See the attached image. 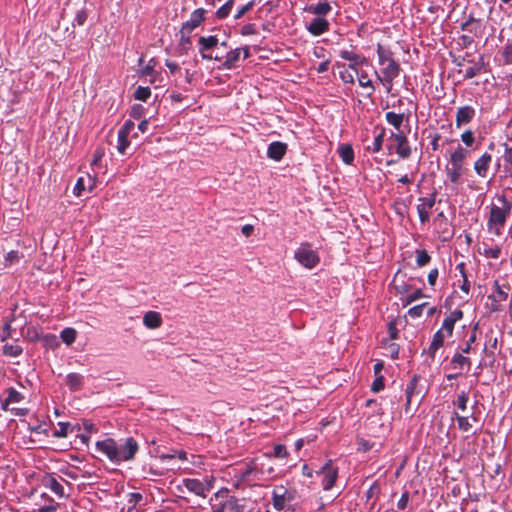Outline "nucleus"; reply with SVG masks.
I'll list each match as a JSON object with an SVG mask.
<instances>
[{
  "mask_svg": "<svg viewBox=\"0 0 512 512\" xmlns=\"http://www.w3.org/2000/svg\"><path fill=\"white\" fill-rule=\"evenodd\" d=\"M96 450L106 455L114 463L131 461L139 450V445L133 437L121 440L119 443L112 438L97 441Z\"/></svg>",
  "mask_w": 512,
  "mask_h": 512,
  "instance_id": "nucleus-1",
  "label": "nucleus"
},
{
  "mask_svg": "<svg viewBox=\"0 0 512 512\" xmlns=\"http://www.w3.org/2000/svg\"><path fill=\"white\" fill-rule=\"evenodd\" d=\"M497 201L500 206L494 204L491 206L487 225L489 230L495 229V233L499 235L500 229L504 227L507 217L511 213L512 202L504 194L498 195Z\"/></svg>",
  "mask_w": 512,
  "mask_h": 512,
  "instance_id": "nucleus-2",
  "label": "nucleus"
},
{
  "mask_svg": "<svg viewBox=\"0 0 512 512\" xmlns=\"http://www.w3.org/2000/svg\"><path fill=\"white\" fill-rule=\"evenodd\" d=\"M295 259L308 269L314 268L319 263V257L309 243H303L295 251Z\"/></svg>",
  "mask_w": 512,
  "mask_h": 512,
  "instance_id": "nucleus-3",
  "label": "nucleus"
},
{
  "mask_svg": "<svg viewBox=\"0 0 512 512\" xmlns=\"http://www.w3.org/2000/svg\"><path fill=\"white\" fill-rule=\"evenodd\" d=\"M218 44H219V39L215 35H211L208 37H205V36L199 37V39H198L199 53H200L202 59H206V60L214 59L216 61H221L222 57H220L218 55L213 57L211 54L208 53L210 50L217 47Z\"/></svg>",
  "mask_w": 512,
  "mask_h": 512,
  "instance_id": "nucleus-4",
  "label": "nucleus"
},
{
  "mask_svg": "<svg viewBox=\"0 0 512 512\" xmlns=\"http://www.w3.org/2000/svg\"><path fill=\"white\" fill-rule=\"evenodd\" d=\"M390 139L395 141V151L400 158L408 159L411 156L412 149L407 136L403 132H391Z\"/></svg>",
  "mask_w": 512,
  "mask_h": 512,
  "instance_id": "nucleus-5",
  "label": "nucleus"
},
{
  "mask_svg": "<svg viewBox=\"0 0 512 512\" xmlns=\"http://www.w3.org/2000/svg\"><path fill=\"white\" fill-rule=\"evenodd\" d=\"M293 494L284 486H276L272 492L273 506L276 510L284 509L286 502L293 500Z\"/></svg>",
  "mask_w": 512,
  "mask_h": 512,
  "instance_id": "nucleus-6",
  "label": "nucleus"
},
{
  "mask_svg": "<svg viewBox=\"0 0 512 512\" xmlns=\"http://www.w3.org/2000/svg\"><path fill=\"white\" fill-rule=\"evenodd\" d=\"M436 192L432 193L429 197H420L418 199L420 204L417 205V212L421 223H427L430 220L429 210L435 205Z\"/></svg>",
  "mask_w": 512,
  "mask_h": 512,
  "instance_id": "nucleus-7",
  "label": "nucleus"
},
{
  "mask_svg": "<svg viewBox=\"0 0 512 512\" xmlns=\"http://www.w3.org/2000/svg\"><path fill=\"white\" fill-rule=\"evenodd\" d=\"M323 474L322 485L324 490H330L336 482L338 476V469L333 467L332 460H329L322 468Z\"/></svg>",
  "mask_w": 512,
  "mask_h": 512,
  "instance_id": "nucleus-8",
  "label": "nucleus"
},
{
  "mask_svg": "<svg viewBox=\"0 0 512 512\" xmlns=\"http://www.w3.org/2000/svg\"><path fill=\"white\" fill-rule=\"evenodd\" d=\"M463 311L455 309L443 320L442 326L439 331H442L447 337H451L454 331L455 323L463 318Z\"/></svg>",
  "mask_w": 512,
  "mask_h": 512,
  "instance_id": "nucleus-9",
  "label": "nucleus"
},
{
  "mask_svg": "<svg viewBox=\"0 0 512 512\" xmlns=\"http://www.w3.org/2000/svg\"><path fill=\"white\" fill-rule=\"evenodd\" d=\"M206 10L198 8L191 13L190 19L182 24L183 33H191L205 20Z\"/></svg>",
  "mask_w": 512,
  "mask_h": 512,
  "instance_id": "nucleus-10",
  "label": "nucleus"
},
{
  "mask_svg": "<svg viewBox=\"0 0 512 512\" xmlns=\"http://www.w3.org/2000/svg\"><path fill=\"white\" fill-rule=\"evenodd\" d=\"M420 375H413L409 383L407 384L406 390H405V396H406V405H405V411L406 413L409 412L410 406L413 401L414 396H419L421 394V391L418 389V382L420 381Z\"/></svg>",
  "mask_w": 512,
  "mask_h": 512,
  "instance_id": "nucleus-11",
  "label": "nucleus"
},
{
  "mask_svg": "<svg viewBox=\"0 0 512 512\" xmlns=\"http://www.w3.org/2000/svg\"><path fill=\"white\" fill-rule=\"evenodd\" d=\"M476 111L472 106L465 105L459 107L456 112L455 125L460 128L463 125L470 123L475 117Z\"/></svg>",
  "mask_w": 512,
  "mask_h": 512,
  "instance_id": "nucleus-12",
  "label": "nucleus"
},
{
  "mask_svg": "<svg viewBox=\"0 0 512 512\" xmlns=\"http://www.w3.org/2000/svg\"><path fill=\"white\" fill-rule=\"evenodd\" d=\"M330 29V23L327 19L324 17H318L316 16L313 18L310 23L307 25V30L309 33H311L313 36H320L323 33L329 31Z\"/></svg>",
  "mask_w": 512,
  "mask_h": 512,
  "instance_id": "nucleus-13",
  "label": "nucleus"
},
{
  "mask_svg": "<svg viewBox=\"0 0 512 512\" xmlns=\"http://www.w3.org/2000/svg\"><path fill=\"white\" fill-rule=\"evenodd\" d=\"M288 145L281 141H274L269 144L267 149V157L274 161H280L285 156Z\"/></svg>",
  "mask_w": 512,
  "mask_h": 512,
  "instance_id": "nucleus-14",
  "label": "nucleus"
},
{
  "mask_svg": "<svg viewBox=\"0 0 512 512\" xmlns=\"http://www.w3.org/2000/svg\"><path fill=\"white\" fill-rule=\"evenodd\" d=\"M42 484L46 488L50 489L58 497H68V495L65 494L63 485L52 474H46L42 478Z\"/></svg>",
  "mask_w": 512,
  "mask_h": 512,
  "instance_id": "nucleus-15",
  "label": "nucleus"
},
{
  "mask_svg": "<svg viewBox=\"0 0 512 512\" xmlns=\"http://www.w3.org/2000/svg\"><path fill=\"white\" fill-rule=\"evenodd\" d=\"M242 502L235 497H230L219 506L213 508V512H242Z\"/></svg>",
  "mask_w": 512,
  "mask_h": 512,
  "instance_id": "nucleus-16",
  "label": "nucleus"
},
{
  "mask_svg": "<svg viewBox=\"0 0 512 512\" xmlns=\"http://www.w3.org/2000/svg\"><path fill=\"white\" fill-rule=\"evenodd\" d=\"M492 162L491 154L485 152L476 162L474 163V170L480 177L485 178L488 173L489 166Z\"/></svg>",
  "mask_w": 512,
  "mask_h": 512,
  "instance_id": "nucleus-17",
  "label": "nucleus"
},
{
  "mask_svg": "<svg viewBox=\"0 0 512 512\" xmlns=\"http://www.w3.org/2000/svg\"><path fill=\"white\" fill-rule=\"evenodd\" d=\"M493 290L494 293L488 296V299L494 302H503L506 301L508 298V294L510 291V286L506 285L502 287L499 284L498 280H495L493 283Z\"/></svg>",
  "mask_w": 512,
  "mask_h": 512,
  "instance_id": "nucleus-18",
  "label": "nucleus"
},
{
  "mask_svg": "<svg viewBox=\"0 0 512 512\" xmlns=\"http://www.w3.org/2000/svg\"><path fill=\"white\" fill-rule=\"evenodd\" d=\"M184 486L192 493L203 498L206 497V486L198 479H184Z\"/></svg>",
  "mask_w": 512,
  "mask_h": 512,
  "instance_id": "nucleus-19",
  "label": "nucleus"
},
{
  "mask_svg": "<svg viewBox=\"0 0 512 512\" xmlns=\"http://www.w3.org/2000/svg\"><path fill=\"white\" fill-rule=\"evenodd\" d=\"M447 336L442 331H436L433 335L431 344L427 350V354L431 359L435 358V354L439 348L444 345V340Z\"/></svg>",
  "mask_w": 512,
  "mask_h": 512,
  "instance_id": "nucleus-20",
  "label": "nucleus"
},
{
  "mask_svg": "<svg viewBox=\"0 0 512 512\" xmlns=\"http://www.w3.org/2000/svg\"><path fill=\"white\" fill-rule=\"evenodd\" d=\"M241 52L242 48H236L234 50L229 51L226 54L224 62L222 63V67L227 70L236 68L237 62L240 59Z\"/></svg>",
  "mask_w": 512,
  "mask_h": 512,
  "instance_id": "nucleus-21",
  "label": "nucleus"
},
{
  "mask_svg": "<svg viewBox=\"0 0 512 512\" xmlns=\"http://www.w3.org/2000/svg\"><path fill=\"white\" fill-rule=\"evenodd\" d=\"M6 394H7V397L1 404V408L5 411L8 409V406L10 404L19 403L24 398V396L19 391H17L14 387H9L8 389H6Z\"/></svg>",
  "mask_w": 512,
  "mask_h": 512,
  "instance_id": "nucleus-22",
  "label": "nucleus"
},
{
  "mask_svg": "<svg viewBox=\"0 0 512 512\" xmlns=\"http://www.w3.org/2000/svg\"><path fill=\"white\" fill-rule=\"evenodd\" d=\"M332 10L331 5L326 1H320L307 7V11L318 17L326 16Z\"/></svg>",
  "mask_w": 512,
  "mask_h": 512,
  "instance_id": "nucleus-23",
  "label": "nucleus"
},
{
  "mask_svg": "<svg viewBox=\"0 0 512 512\" xmlns=\"http://www.w3.org/2000/svg\"><path fill=\"white\" fill-rule=\"evenodd\" d=\"M465 353L457 352L453 355L451 359V365L454 369L463 370L464 368L467 369V371L471 367V360L470 358L466 357L464 355Z\"/></svg>",
  "mask_w": 512,
  "mask_h": 512,
  "instance_id": "nucleus-24",
  "label": "nucleus"
},
{
  "mask_svg": "<svg viewBox=\"0 0 512 512\" xmlns=\"http://www.w3.org/2000/svg\"><path fill=\"white\" fill-rule=\"evenodd\" d=\"M143 323L147 328L156 329L162 324L161 315L155 311L147 312L143 317Z\"/></svg>",
  "mask_w": 512,
  "mask_h": 512,
  "instance_id": "nucleus-25",
  "label": "nucleus"
},
{
  "mask_svg": "<svg viewBox=\"0 0 512 512\" xmlns=\"http://www.w3.org/2000/svg\"><path fill=\"white\" fill-rule=\"evenodd\" d=\"M84 384V376L79 373H69L66 376V385L71 391H79Z\"/></svg>",
  "mask_w": 512,
  "mask_h": 512,
  "instance_id": "nucleus-26",
  "label": "nucleus"
},
{
  "mask_svg": "<svg viewBox=\"0 0 512 512\" xmlns=\"http://www.w3.org/2000/svg\"><path fill=\"white\" fill-rule=\"evenodd\" d=\"M468 153V150L461 146H458V148L450 156V165L460 166L463 168V164L467 158Z\"/></svg>",
  "mask_w": 512,
  "mask_h": 512,
  "instance_id": "nucleus-27",
  "label": "nucleus"
},
{
  "mask_svg": "<svg viewBox=\"0 0 512 512\" xmlns=\"http://www.w3.org/2000/svg\"><path fill=\"white\" fill-rule=\"evenodd\" d=\"M338 155L342 159V161L347 164L351 165L354 161V151L350 144H341L338 147Z\"/></svg>",
  "mask_w": 512,
  "mask_h": 512,
  "instance_id": "nucleus-28",
  "label": "nucleus"
},
{
  "mask_svg": "<svg viewBox=\"0 0 512 512\" xmlns=\"http://www.w3.org/2000/svg\"><path fill=\"white\" fill-rule=\"evenodd\" d=\"M401 67L398 62L391 60L388 65L381 70V77L383 78H397L400 74Z\"/></svg>",
  "mask_w": 512,
  "mask_h": 512,
  "instance_id": "nucleus-29",
  "label": "nucleus"
},
{
  "mask_svg": "<svg viewBox=\"0 0 512 512\" xmlns=\"http://www.w3.org/2000/svg\"><path fill=\"white\" fill-rule=\"evenodd\" d=\"M504 154H503V161H504V173L506 177L512 178V146H509L508 144H504Z\"/></svg>",
  "mask_w": 512,
  "mask_h": 512,
  "instance_id": "nucleus-30",
  "label": "nucleus"
},
{
  "mask_svg": "<svg viewBox=\"0 0 512 512\" xmlns=\"http://www.w3.org/2000/svg\"><path fill=\"white\" fill-rule=\"evenodd\" d=\"M471 62L473 63V66H471L470 68H468L466 70L465 75H464L465 79H472V78L476 77L484 69L485 63H484L483 56H480L478 61H476V62L471 61Z\"/></svg>",
  "mask_w": 512,
  "mask_h": 512,
  "instance_id": "nucleus-31",
  "label": "nucleus"
},
{
  "mask_svg": "<svg viewBox=\"0 0 512 512\" xmlns=\"http://www.w3.org/2000/svg\"><path fill=\"white\" fill-rule=\"evenodd\" d=\"M257 474V468L256 466L247 465L246 468L240 471L239 473V479L243 482H252L256 481L259 478L256 477Z\"/></svg>",
  "mask_w": 512,
  "mask_h": 512,
  "instance_id": "nucleus-32",
  "label": "nucleus"
},
{
  "mask_svg": "<svg viewBox=\"0 0 512 512\" xmlns=\"http://www.w3.org/2000/svg\"><path fill=\"white\" fill-rule=\"evenodd\" d=\"M385 119L397 131H399V129L403 123V120H404V114L403 113L397 114L395 112L390 111L385 114Z\"/></svg>",
  "mask_w": 512,
  "mask_h": 512,
  "instance_id": "nucleus-33",
  "label": "nucleus"
},
{
  "mask_svg": "<svg viewBox=\"0 0 512 512\" xmlns=\"http://www.w3.org/2000/svg\"><path fill=\"white\" fill-rule=\"evenodd\" d=\"M446 173L448 176V179L454 183L459 184L461 176L463 174V168L460 166H447L446 167Z\"/></svg>",
  "mask_w": 512,
  "mask_h": 512,
  "instance_id": "nucleus-34",
  "label": "nucleus"
},
{
  "mask_svg": "<svg viewBox=\"0 0 512 512\" xmlns=\"http://www.w3.org/2000/svg\"><path fill=\"white\" fill-rule=\"evenodd\" d=\"M378 62L384 65L386 62L390 63L393 58V52L390 49L384 48L381 44L377 45Z\"/></svg>",
  "mask_w": 512,
  "mask_h": 512,
  "instance_id": "nucleus-35",
  "label": "nucleus"
},
{
  "mask_svg": "<svg viewBox=\"0 0 512 512\" xmlns=\"http://www.w3.org/2000/svg\"><path fill=\"white\" fill-rule=\"evenodd\" d=\"M358 83L363 88H368L369 92L367 93V97H371L375 91V87L373 82L368 78V74L365 71H361L358 74Z\"/></svg>",
  "mask_w": 512,
  "mask_h": 512,
  "instance_id": "nucleus-36",
  "label": "nucleus"
},
{
  "mask_svg": "<svg viewBox=\"0 0 512 512\" xmlns=\"http://www.w3.org/2000/svg\"><path fill=\"white\" fill-rule=\"evenodd\" d=\"M385 136V129L381 128L380 132L375 136L372 145H369L367 149L373 153H377L382 149L383 141Z\"/></svg>",
  "mask_w": 512,
  "mask_h": 512,
  "instance_id": "nucleus-37",
  "label": "nucleus"
},
{
  "mask_svg": "<svg viewBox=\"0 0 512 512\" xmlns=\"http://www.w3.org/2000/svg\"><path fill=\"white\" fill-rule=\"evenodd\" d=\"M77 332L73 328H65L61 331L60 338L61 340L67 344L71 345L76 340Z\"/></svg>",
  "mask_w": 512,
  "mask_h": 512,
  "instance_id": "nucleus-38",
  "label": "nucleus"
},
{
  "mask_svg": "<svg viewBox=\"0 0 512 512\" xmlns=\"http://www.w3.org/2000/svg\"><path fill=\"white\" fill-rule=\"evenodd\" d=\"M479 21L475 19L473 14H470L465 22L461 24V30L469 33H474L477 29Z\"/></svg>",
  "mask_w": 512,
  "mask_h": 512,
  "instance_id": "nucleus-39",
  "label": "nucleus"
},
{
  "mask_svg": "<svg viewBox=\"0 0 512 512\" xmlns=\"http://www.w3.org/2000/svg\"><path fill=\"white\" fill-rule=\"evenodd\" d=\"M234 5V0H228L224 5H222L217 11H216V17L218 19H225L229 16L232 8Z\"/></svg>",
  "mask_w": 512,
  "mask_h": 512,
  "instance_id": "nucleus-40",
  "label": "nucleus"
},
{
  "mask_svg": "<svg viewBox=\"0 0 512 512\" xmlns=\"http://www.w3.org/2000/svg\"><path fill=\"white\" fill-rule=\"evenodd\" d=\"M416 264L418 267L426 266L431 261V256L426 250H416Z\"/></svg>",
  "mask_w": 512,
  "mask_h": 512,
  "instance_id": "nucleus-41",
  "label": "nucleus"
},
{
  "mask_svg": "<svg viewBox=\"0 0 512 512\" xmlns=\"http://www.w3.org/2000/svg\"><path fill=\"white\" fill-rule=\"evenodd\" d=\"M478 326H479L478 323L474 324V326L472 328V333H471L469 339L467 340L465 346L461 348L462 353H466V354L470 353V351L472 349V344L475 343L476 339H477L476 331L478 329Z\"/></svg>",
  "mask_w": 512,
  "mask_h": 512,
  "instance_id": "nucleus-42",
  "label": "nucleus"
},
{
  "mask_svg": "<svg viewBox=\"0 0 512 512\" xmlns=\"http://www.w3.org/2000/svg\"><path fill=\"white\" fill-rule=\"evenodd\" d=\"M130 142L128 140V135H125V132H118V144L117 150L120 154H125L126 149L129 147Z\"/></svg>",
  "mask_w": 512,
  "mask_h": 512,
  "instance_id": "nucleus-43",
  "label": "nucleus"
},
{
  "mask_svg": "<svg viewBox=\"0 0 512 512\" xmlns=\"http://www.w3.org/2000/svg\"><path fill=\"white\" fill-rule=\"evenodd\" d=\"M22 347L19 345L6 344L3 347V353L6 356L17 357L22 354Z\"/></svg>",
  "mask_w": 512,
  "mask_h": 512,
  "instance_id": "nucleus-44",
  "label": "nucleus"
},
{
  "mask_svg": "<svg viewBox=\"0 0 512 512\" xmlns=\"http://www.w3.org/2000/svg\"><path fill=\"white\" fill-rule=\"evenodd\" d=\"M241 502H242V507H241L242 512H263L262 506L258 505L255 502L245 500V499H242Z\"/></svg>",
  "mask_w": 512,
  "mask_h": 512,
  "instance_id": "nucleus-45",
  "label": "nucleus"
},
{
  "mask_svg": "<svg viewBox=\"0 0 512 512\" xmlns=\"http://www.w3.org/2000/svg\"><path fill=\"white\" fill-rule=\"evenodd\" d=\"M151 95L149 87L138 86L134 92V98L141 101H146Z\"/></svg>",
  "mask_w": 512,
  "mask_h": 512,
  "instance_id": "nucleus-46",
  "label": "nucleus"
},
{
  "mask_svg": "<svg viewBox=\"0 0 512 512\" xmlns=\"http://www.w3.org/2000/svg\"><path fill=\"white\" fill-rule=\"evenodd\" d=\"M502 57L505 64H512V39H508L503 51Z\"/></svg>",
  "mask_w": 512,
  "mask_h": 512,
  "instance_id": "nucleus-47",
  "label": "nucleus"
},
{
  "mask_svg": "<svg viewBox=\"0 0 512 512\" xmlns=\"http://www.w3.org/2000/svg\"><path fill=\"white\" fill-rule=\"evenodd\" d=\"M190 45H191L190 33H183V29L181 28L179 46H180L181 50H183V53L187 52V50L190 48Z\"/></svg>",
  "mask_w": 512,
  "mask_h": 512,
  "instance_id": "nucleus-48",
  "label": "nucleus"
},
{
  "mask_svg": "<svg viewBox=\"0 0 512 512\" xmlns=\"http://www.w3.org/2000/svg\"><path fill=\"white\" fill-rule=\"evenodd\" d=\"M21 256L18 251L12 250L8 252L5 256L4 265L6 267L12 266L15 263L20 261Z\"/></svg>",
  "mask_w": 512,
  "mask_h": 512,
  "instance_id": "nucleus-49",
  "label": "nucleus"
},
{
  "mask_svg": "<svg viewBox=\"0 0 512 512\" xmlns=\"http://www.w3.org/2000/svg\"><path fill=\"white\" fill-rule=\"evenodd\" d=\"M275 458H286L288 456V451L283 444H276L273 447V451L269 454Z\"/></svg>",
  "mask_w": 512,
  "mask_h": 512,
  "instance_id": "nucleus-50",
  "label": "nucleus"
},
{
  "mask_svg": "<svg viewBox=\"0 0 512 512\" xmlns=\"http://www.w3.org/2000/svg\"><path fill=\"white\" fill-rule=\"evenodd\" d=\"M59 429L53 432V436L57 438L66 437L69 432L70 424L68 422H59Z\"/></svg>",
  "mask_w": 512,
  "mask_h": 512,
  "instance_id": "nucleus-51",
  "label": "nucleus"
},
{
  "mask_svg": "<svg viewBox=\"0 0 512 512\" xmlns=\"http://www.w3.org/2000/svg\"><path fill=\"white\" fill-rule=\"evenodd\" d=\"M424 297L421 289H416L413 293L406 296L403 301L404 306L411 304L412 302Z\"/></svg>",
  "mask_w": 512,
  "mask_h": 512,
  "instance_id": "nucleus-52",
  "label": "nucleus"
},
{
  "mask_svg": "<svg viewBox=\"0 0 512 512\" xmlns=\"http://www.w3.org/2000/svg\"><path fill=\"white\" fill-rule=\"evenodd\" d=\"M461 140L467 147H471L475 142L474 133L471 130L464 131L461 134Z\"/></svg>",
  "mask_w": 512,
  "mask_h": 512,
  "instance_id": "nucleus-53",
  "label": "nucleus"
},
{
  "mask_svg": "<svg viewBox=\"0 0 512 512\" xmlns=\"http://www.w3.org/2000/svg\"><path fill=\"white\" fill-rule=\"evenodd\" d=\"M426 306L427 303L416 305L408 310V315L412 318H418L422 315L423 310Z\"/></svg>",
  "mask_w": 512,
  "mask_h": 512,
  "instance_id": "nucleus-54",
  "label": "nucleus"
},
{
  "mask_svg": "<svg viewBox=\"0 0 512 512\" xmlns=\"http://www.w3.org/2000/svg\"><path fill=\"white\" fill-rule=\"evenodd\" d=\"M467 402H468V394L465 391H462L458 395L457 402L455 404L457 405V407L460 410L464 411L467 408Z\"/></svg>",
  "mask_w": 512,
  "mask_h": 512,
  "instance_id": "nucleus-55",
  "label": "nucleus"
},
{
  "mask_svg": "<svg viewBox=\"0 0 512 512\" xmlns=\"http://www.w3.org/2000/svg\"><path fill=\"white\" fill-rule=\"evenodd\" d=\"M375 74H376L377 80L380 81L384 85L386 92L390 93L393 88V80L395 78H383L377 71H375Z\"/></svg>",
  "mask_w": 512,
  "mask_h": 512,
  "instance_id": "nucleus-56",
  "label": "nucleus"
},
{
  "mask_svg": "<svg viewBox=\"0 0 512 512\" xmlns=\"http://www.w3.org/2000/svg\"><path fill=\"white\" fill-rule=\"evenodd\" d=\"M483 254L488 258L498 259L501 254V248L499 246L486 248Z\"/></svg>",
  "mask_w": 512,
  "mask_h": 512,
  "instance_id": "nucleus-57",
  "label": "nucleus"
},
{
  "mask_svg": "<svg viewBox=\"0 0 512 512\" xmlns=\"http://www.w3.org/2000/svg\"><path fill=\"white\" fill-rule=\"evenodd\" d=\"M254 5V1H250L247 4L243 5L235 14L234 19L237 20L242 18L247 12H249L254 7Z\"/></svg>",
  "mask_w": 512,
  "mask_h": 512,
  "instance_id": "nucleus-58",
  "label": "nucleus"
},
{
  "mask_svg": "<svg viewBox=\"0 0 512 512\" xmlns=\"http://www.w3.org/2000/svg\"><path fill=\"white\" fill-rule=\"evenodd\" d=\"M144 110L141 104H134L131 108L130 116L134 119H140L144 114Z\"/></svg>",
  "mask_w": 512,
  "mask_h": 512,
  "instance_id": "nucleus-59",
  "label": "nucleus"
},
{
  "mask_svg": "<svg viewBox=\"0 0 512 512\" xmlns=\"http://www.w3.org/2000/svg\"><path fill=\"white\" fill-rule=\"evenodd\" d=\"M240 33H241V35H243V36H249V35L257 34L256 25H255V24H253V23L245 24V25L241 28Z\"/></svg>",
  "mask_w": 512,
  "mask_h": 512,
  "instance_id": "nucleus-60",
  "label": "nucleus"
},
{
  "mask_svg": "<svg viewBox=\"0 0 512 512\" xmlns=\"http://www.w3.org/2000/svg\"><path fill=\"white\" fill-rule=\"evenodd\" d=\"M87 18H88L87 11L85 9L79 10L76 13V16L74 18V23H76L79 26H82L86 22Z\"/></svg>",
  "mask_w": 512,
  "mask_h": 512,
  "instance_id": "nucleus-61",
  "label": "nucleus"
},
{
  "mask_svg": "<svg viewBox=\"0 0 512 512\" xmlns=\"http://www.w3.org/2000/svg\"><path fill=\"white\" fill-rule=\"evenodd\" d=\"M384 388V377L377 376L371 385V390L374 393L380 392Z\"/></svg>",
  "mask_w": 512,
  "mask_h": 512,
  "instance_id": "nucleus-62",
  "label": "nucleus"
},
{
  "mask_svg": "<svg viewBox=\"0 0 512 512\" xmlns=\"http://www.w3.org/2000/svg\"><path fill=\"white\" fill-rule=\"evenodd\" d=\"M455 415L457 418L459 428L462 431H469L471 424L469 423L468 418L464 416H459L457 413H455Z\"/></svg>",
  "mask_w": 512,
  "mask_h": 512,
  "instance_id": "nucleus-63",
  "label": "nucleus"
},
{
  "mask_svg": "<svg viewBox=\"0 0 512 512\" xmlns=\"http://www.w3.org/2000/svg\"><path fill=\"white\" fill-rule=\"evenodd\" d=\"M340 78L344 83L354 84L355 78L354 74L350 72L348 69H345L340 72Z\"/></svg>",
  "mask_w": 512,
  "mask_h": 512,
  "instance_id": "nucleus-64",
  "label": "nucleus"
}]
</instances>
